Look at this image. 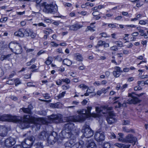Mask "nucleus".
<instances>
[{"mask_svg":"<svg viewBox=\"0 0 148 148\" xmlns=\"http://www.w3.org/2000/svg\"><path fill=\"white\" fill-rule=\"evenodd\" d=\"M32 109V106L30 104L28 105V108H23L20 109V110H22L24 113L31 114L32 113L31 110Z\"/></svg>","mask_w":148,"mask_h":148,"instance_id":"obj_21","label":"nucleus"},{"mask_svg":"<svg viewBox=\"0 0 148 148\" xmlns=\"http://www.w3.org/2000/svg\"><path fill=\"white\" fill-rule=\"evenodd\" d=\"M118 49L116 46H114L110 47V50L112 51H116Z\"/></svg>","mask_w":148,"mask_h":148,"instance_id":"obj_49","label":"nucleus"},{"mask_svg":"<svg viewBox=\"0 0 148 148\" xmlns=\"http://www.w3.org/2000/svg\"><path fill=\"white\" fill-rule=\"evenodd\" d=\"M115 42L119 47H121L123 46V43L121 41H116Z\"/></svg>","mask_w":148,"mask_h":148,"instance_id":"obj_43","label":"nucleus"},{"mask_svg":"<svg viewBox=\"0 0 148 148\" xmlns=\"http://www.w3.org/2000/svg\"><path fill=\"white\" fill-rule=\"evenodd\" d=\"M35 140V138L33 136L28 137L22 142L21 145L23 148H29L33 145Z\"/></svg>","mask_w":148,"mask_h":148,"instance_id":"obj_6","label":"nucleus"},{"mask_svg":"<svg viewBox=\"0 0 148 148\" xmlns=\"http://www.w3.org/2000/svg\"><path fill=\"white\" fill-rule=\"evenodd\" d=\"M38 26H43L44 27H46V25H45L44 23H40L38 24Z\"/></svg>","mask_w":148,"mask_h":148,"instance_id":"obj_59","label":"nucleus"},{"mask_svg":"<svg viewBox=\"0 0 148 148\" xmlns=\"http://www.w3.org/2000/svg\"><path fill=\"white\" fill-rule=\"evenodd\" d=\"M139 34L138 32H135L132 33L131 35L133 36H137Z\"/></svg>","mask_w":148,"mask_h":148,"instance_id":"obj_58","label":"nucleus"},{"mask_svg":"<svg viewBox=\"0 0 148 148\" xmlns=\"http://www.w3.org/2000/svg\"><path fill=\"white\" fill-rule=\"evenodd\" d=\"M123 131L126 133L134 132V131L132 129H129L126 127H123L122 128Z\"/></svg>","mask_w":148,"mask_h":148,"instance_id":"obj_30","label":"nucleus"},{"mask_svg":"<svg viewBox=\"0 0 148 148\" xmlns=\"http://www.w3.org/2000/svg\"><path fill=\"white\" fill-rule=\"evenodd\" d=\"M82 132L83 133V136L86 137V138H89L92 136L94 134L93 131L89 127V126L86 124H85L83 126L82 130Z\"/></svg>","mask_w":148,"mask_h":148,"instance_id":"obj_5","label":"nucleus"},{"mask_svg":"<svg viewBox=\"0 0 148 148\" xmlns=\"http://www.w3.org/2000/svg\"><path fill=\"white\" fill-rule=\"evenodd\" d=\"M134 94V93L132 92L131 93H129L128 94V97H131V98H129L127 100L128 103H133L136 104L138 103H140L141 101L137 97L133 96L132 95V94Z\"/></svg>","mask_w":148,"mask_h":148,"instance_id":"obj_12","label":"nucleus"},{"mask_svg":"<svg viewBox=\"0 0 148 148\" xmlns=\"http://www.w3.org/2000/svg\"><path fill=\"white\" fill-rule=\"evenodd\" d=\"M86 141L87 142L86 144L87 148H97L96 144L92 140H87Z\"/></svg>","mask_w":148,"mask_h":148,"instance_id":"obj_18","label":"nucleus"},{"mask_svg":"<svg viewBox=\"0 0 148 148\" xmlns=\"http://www.w3.org/2000/svg\"><path fill=\"white\" fill-rule=\"evenodd\" d=\"M111 145L109 143H104L103 148H111Z\"/></svg>","mask_w":148,"mask_h":148,"instance_id":"obj_34","label":"nucleus"},{"mask_svg":"<svg viewBox=\"0 0 148 148\" xmlns=\"http://www.w3.org/2000/svg\"><path fill=\"white\" fill-rule=\"evenodd\" d=\"M37 120V123L39 124H45L46 122L42 118L36 119L33 116H30L29 115H27L24 116L23 122L21 123L22 128L24 129L27 127V125L26 124L30 122H34Z\"/></svg>","mask_w":148,"mask_h":148,"instance_id":"obj_2","label":"nucleus"},{"mask_svg":"<svg viewBox=\"0 0 148 148\" xmlns=\"http://www.w3.org/2000/svg\"><path fill=\"white\" fill-rule=\"evenodd\" d=\"M7 84L10 85H13L14 84V79H9L6 82Z\"/></svg>","mask_w":148,"mask_h":148,"instance_id":"obj_32","label":"nucleus"},{"mask_svg":"<svg viewBox=\"0 0 148 148\" xmlns=\"http://www.w3.org/2000/svg\"><path fill=\"white\" fill-rule=\"evenodd\" d=\"M62 80L63 82L66 83V84H69L70 83V80L68 78L62 79Z\"/></svg>","mask_w":148,"mask_h":148,"instance_id":"obj_38","label":"nucleus"},{"mask_svg":"<svg viewBox=\"0 0 148 148\" xmlns=\"http://www.w3.org/2000/svg\"><path fill=\"white\" fill-rule=\"evenodd\" d=\"M43 146L42 143H38L36 145V147L35 148H43Z\"/></svg>","mask_w":148,"mask_h":148,"instance_id":"obj_37","label":"nucleus"},{"mask_svg":"<svg viewBox=\"0 0 148 148\" xmlns=\"http://www.w3.org/2000/svg\"><path fill=\"white\" fill-rule=\"evenodd\" d=\"M25 32H27L28 34V36L31 37L32 38H34L36 36V34L34 33L32 30H29L26 31Z\"/></svg>","mask_w":148,"mask_h":148,"instance_id":"obj_26","label":"nucleus"},{"mask_svg":"<svg viewBox=\"0 0 148 148\" xmlns=\"http://www.w3.org/2000/svg\"><path fill=\"white\" fill-rule=\"evenodd\" d=\"M7 129L2 126H0V136L5 137L7 135Z\"/></svg>","mask_w":148,"mask_h":148,"instance_id":"obj_20","label":"nucleus"},{"mask_svg":"<svg viewBox=\"0 0 148 148\" xmlns=\"http://www.w3.org/2000/svg\"><path fill=\"white\" fill-rule=\"evenodd\" d=\"M23 31L24 30L23 29H19V30L15 32L14 35L15 36L18 37H23L24 36Z\"/></svg>","mask_w":148,"mask_h":148,"instance_id":"obj_24","label":"nucleus"},{"mask_svg":"<svg viewBox=\"0 0 148 148\" xmlns=\"http://www.w3.org/2000/svg\"><path fill=\"white\" fill-rule=\"evenodd\" d=\"M71 139L66 142L64 144V145L65 147L70 148L72 145L73 144V143L75 138H70Z\"/></svg>","mask_w":148,"mask_h":148,"instance_id":"obj_22","label":"nucleus"},{"mask_svg":"<svg viewBox=\"0 0 148 148\" xmlns=\"http://www.w3.org/2000/svg\"><path fill=\"white\" fill-rule=\"evenodd\" d=\"M62 79H59L56 81V83L57 85H61L62 84Z\"/></svg>","mask_w":148,"mask_h":148,"instance_id":"obj_46","label":"nucleus"},{"mask_svg":"<svg viewBox=\"0 0 148 148\" xmlns=\"http://www.w3.org/2000/svg\"><path fill=\"white\" fill-rule=\"evenodd\" d=\"M53 58L51 56H48L45 63L47 65L50 64L53 60Z\"/></svg>","mask_w":148,"mask_h":148,"instance_id":"obj_31","label":"nucleus"},{"mask_svg":"<svg viewBox=\"0 0 148 148\" xmlns=\"http://www.w3.org/2000/svg\"><path fill=\"white\" fill-rule=\"evenodd\" d=\"M58 138L57 134L56 132H53L51 134L49 135L47 138V144L48 145L53 144Z\"/></svg>","mask_w":148,"mask_h":148,"instance_id":"obj_7","label":"nucleus"},{"mask_svg":"<svg viewBox=\"0 0 148 148\" xmlns=\"http://www.w3.org/2000/svg\"><path fill=\"white\" fill-rule=\"evenodd\" d=\"M118 135L117 136V139L118 141L124 143V134L122 133H119L118 134Z\"/></svg>","mask_w":148,"mask_h":148,"instance_id":"obj_27","label":"nucleus"},{"mask_svg":"<svg viewBox=\"0 0 148 148\" xmlns=\"http://www.w3.org/2000/svg\"><path fill=\"white\" fill-rule=\"evenodd\" d=\"M137 141V138L131 134H128L124 138V143H134L133 145L135 144Z\"/></svg>","mask_w":148,"mask_h":148,"instance_id":"obj_10","label":"nucleus"},{"mask_svg":"<svg viewBox=\"0 0 148 148\" xmlns=\"http://www.w3.org/2000/svg\"><path fill=\"white\" fill-rule=\"evenodd\" d=\"M139 23L141 25H145L146 24H148V21L147 20H140L139 21Z\"/></svg>","mask_w":148,"mask_h":148,"instance_id":"obj_33","label":"nucleus"},{"mask_svg":"<svg viewBox=\"0 0 148 148\" xmlns=\"http://www.w3.org/2000/svg\"><path fill=\"white\" fill-rule=\"evenodd\" d=\"M82 27V25L76 23L70 26L69 29L72 31H77Z\"/></svg>","mask_w":148,"mask_h":148,"instance_id":"obj_19","label":"nucleus"},{"mask_svg":"<svg viewBox=\"0 0 148 148\" xmlns=\"http://www.w3.org/2000/svg\"><path fill=\"white\" fill-rule=\"evenodd\" d=\"M43 97L45 99H48L50 98V96L48 93H46L42 94Z\"/></svg>","mask_w":148,"mask_h":148,"instance_id":"obj_44","label":"nucleus"},{"mask_svg":"<svg viewBox=\"0 0 148 148\" xmlns=\"http://www.w3.org/2000/svg\"><path fill=\"white\" fill-rule=\"evenodd\" d=\"M84 143L82 140H81L79 142H75V140L73 143V144L70 148H82Z\"/></svg>","mask_w":148,"mask_h":148,"instance_id":"obj_16","label":"nucleus"},{"mask_svg":"<svg viewBox=\"0 0 148 148\" xmlns=\"http://www.w3.org/2000/svg\"><path fill=\"white\" fill-rule=\"evenodd\" d=\"M104 41H103L102 40H100L98 42L97 45L99 46H101L103 45L104 44Z\"/></svg>","mask_w":148,"mask_h":148,"instance_id":"obj_48","label":"nucleus"},{"mask_svg":"<svg viewBox=\"0 0 148 148\" xmlns=\"http://www.w3.org/2000/svg\"><path fill=\"white\" fill-rule=\"evenodd\" d=\"M18 44L11 42L9 44V47L11 51L16 54H20L22 52L21 47Z\"/></svg>","mask_w":148,"mask_h":148,"instance_id":"obj_4","label":"nucleus"},{"mask_svg":"<svg viewBox=\"0 0 148 148\" xmlns=\"http://www.w3.org/2000/svg\"><path fill=\"white\" fill-rule=\"evenodd\" d=\"M94 91V89L92 87H90L88 88L86 92H88L89 94L93 92Z\"/></svg>","mask_w":148,"mask_h":148,"instance_id":"obj_39","label":"nucleus"},{"mask_svg":"<svg viewBox=\"0 0 148 148\" xmlns=\"http://www.w3.org/2000/svg\"><path fill=\"white\" fill-rule=\"evenodd\" d=\"M95 139L98 142L104 140L105 137L103 133L101 132H96L94 135Z\"/></svg>","mask_w":148,"mask_h":148,"instance_id":"obj_13","label":"nucleus"},{"mask_svg":"<svg viewBox=\"0 0 148 148\" xmlns=\"http://www.w3.org/2000/svg\"><path fill=\"white\" fill-rule=\"evenodd\" d=\"M27 85L29 87H35V86L31 82L27 83Z\"/></svg>","mask_w":148,"mask_h":148,"instance_id":"obj_56","label":"nucleus"},{"mask_svg":"<svg viewBox=\"0 0 148 148\" xmlns=\"http://www.w3.org/2000/svg\"><path fill=\"white\" fill-rule=\"evenodd\" d=\"M130 69L128 68H125L123 69V72H127L129 71Z\"/></svg>","mask_w":148,"mask_h":148,"instance_id":"obj_60","label":"nucleus"},{"mask_svg":"<svg viewBox=\"0 0 148 148\" xmlns=\"http://www.w3.org/2000/svg\"><path fill=\"white\" fill-rule=\"evenodd\" d=\"M109 115L106 120L108 123L110 124H112L116 122V119L115 118V115L112 111H110L108 112Z\"/></svg>","mask_w":148,"mask_h":148,"instance_id":"obj_11","label":"nucleus"},{"mask_svg":"<svg viewBox=\"0 0 148 148\" xmlns=\"http://www.w3.org/2000/svg\"><path fill=\"white\" fill-rule=\"evenodd\" d=\"M130 122L128 120H124L123 122V124L125 125H127L129 124Z\"/></svg>","mask_w":148,"mask_h":148,"instance_id":"obj_53","label":"nucleus"},{"mask_svg":"<svg viewBox=\"0 0 148 148\" xmlns=\"http://www.w3.org/2000/svg\"><path fill=\"white\" fill-rule=\"evenodd\" d=\"M60 104L59 103H57L55 104H52L51 105V106L53 108H59L60 107Z\"/></svg>","mask_w":148,"mask_h":148,"instance_id":"obj_35","label":"nucleus"},{"mask_svg":"<svg viewBox=\"0 0 148 148\" xmlns=\"http://www.w3.org/2000/svg\"><path fill=\"white\" fill-rule=\"evenodd\" d=\"M80 88H82V90H84L87 88H88V86L85 85L84 84H81L78 86Z\"/></svg>","mask_w":148,"mask_h":148,"instance_id":"obj_41","label":"nucleus"},{"mask_svg":"<svg viewBox=\"0 0 148 148\" xmlns=\"http://www.w3.org/2000/svg\"><path fill=\"white\" fill-rule=\"evenodd\" d=\"M62 115L60 114H52L49 117V120L53 122L58 123H61L63 122Z\"/></svg>","mask_w":148,"mask_h":148,"instance_id":"obj_9","label":"nucleus"},{"mask_svg":"<svg viewBox=\"0 0 148 148\" xmlns=\"http://www.w3.org/2000/svg\"><path fill=\"white\" fill-rule=\"evenodd\" d=\"M58 70L59 71H61V72H63L64 71V68L62 66H61L59 68Z\"/></svg>","mask_w":148,"mask_h":148,"instance_id":"obj_63","label":"nucleus"},{"mask_svg":"<svg viewBox=\"0 0 148 148\" xmlns=\"http://www.w3.org/2000/svg\"><path fill=\"white\" fill-rule=\"evenodd\" d=\"M14 84L16 86L21 84V82L18 79H14Z\"/></svg>","mask_w":148,"mask_h":148,"instance_id":"obj_40","label":"nucleus"},{"mask_svg":"<svg viewBox=\"0 0 148 148\" xmlns=\"http://www.w3.org/2000/svg\"><path fill=\"white\" fill-rule=\"evenodd\" d=\"M65 94V92H63L61 93L58 96V99H60L64 97Z\"/></svg>","mask_w":148,"mask_h":148,"instance_id":"obj_42","label":"nucleus"},{"mask_svg":"<svg viewBox=\"0 0 148 148\" xmlns=\"http://www.w3.org/2000/svg\"><path fill=\"white\" fill-rule=\"evenodd\" d=\"M88 30H90L91 31H95V30L92 28L90 26H88L87 27V28L86 29V31H87Z\"/></svg>","mask_w":148,"mask_h":148,"instance_id":"obj_50","label":"nucleus"},{"mask_svg":"<svg viewBox=\"0 0 148 148\" xmlns=\"http://www.w3.org/2000/svg\"><path fill=\"white\" fill-rule=\"evenodd\" d=\"M32 73L29 75H25L24 76V78L26 79H28L31 78Z\"/></svg>","mask_w":148,"mask_h":148,"instance_id":"obj_57","label":"nucleus"},{"mask_svg":"<svg viewBox=\"0 0 148 148\" xmlns=\"http://www.w3.org/2000/svg\"><path fill=\"white\" fill-rule=\"evenodd\" d=\"M62 63L68 66H70L72 64L71 61L67 58L64 59L63 60Z\"/></svg>","mask_w":148,"mask_h":148,"instance_id":"obj_29","label":"nucleus"},{"mask_svg":"<svg viewBox=\"0 0 148 148\" xmlns=\"http://www.w3.org/2000/svg\"><path fill=\"white\" fill-rule=\"evenodd\" d=\"M74 57L75 58V60L79 61H82L83 60L82 55L79 53L74 54Z\"/></svg>","mask_w":148,"mask_h":148,"instance_id":"obj_25","label":"nucleus"},{"mask_svg":"<svg viewBox=\"0 0 148 148\" xmlns=\"http://www.w3.org/2000/svg\"><path fill=\"white\" fill-rule=\"evenodd\" d=\"M22 145H18L14 146L13 148H22Z\"/></svg>","mask_w":148,"mask_h":148,"instance_id":"obj_64","label":"nucleus"},{"mask_svg":"<svg viewBox=\"0 0 148 148\" xmlns=\"http://www.w3.org/2000/svg\"><path fill=\"white\" fill-rule=\"evenodd\" d=\"M93 15L94 16H97V15H99V12L98 11H95L93 12L92 13Z\"/></svg>","mask_w":148,"mask_h":148,"instance_id":"obj_55","label":"nucleus"},{"mask_svg":"<svg viewBox=\"0 0 148 148\" xmlns=\"http://www.w3.org/2000/svg\"><path fill=\"white\" fill-rule=\"evenodd\" d=\"M99 35L100 36L102 37L108 38L110 37L109 35H107L106 33L104 32L100 33L99 34Z\"/></svg>","mask_w":148,"mask_h":148,"instance_id":"obj_36","label":"nucleus"},{"mask_svg":"<svg viewBox=\"0 0 148 148\" xmlns=\"http://www.w3.org/2000/svg\"><path fill=\"white\" fill-rule=\"evenodd\" d=\"M4 120L3 121H8L14 122H20L22 120V118L19 116H12L8 115H2Z\"/></svg>","mask_w":148,"mask_h":148,"instance_id":"obj_8","label":"nucleus"},{"mask_svg":"<svg viewBox=\"0 0 148 148\" xmlns=\"http://www.w3.org/2000/svg\"><path fill=\"white\" fill-rule=\"evenodd\" d=\"M114 145L119 148H129L131 146L130 145H125L121 143H116L114 144Z\"/></svg>","mask_w":148,"mask_h":148,"instance_id":"obj_23","label":"nucleus"},{"mask_svg":"<svg viewBox=\"0 0 148 148\" xmlns=\"http://www.w3.org/2000/svg\"><path fill=\"white\" fill-rule=\"evenodd\" d=\"M7 18L6 17H4L0 19V22H5L7 20Z\"/></svg>","mask_w":148,"mask_h":148,"instance_id":"obj_54","label":"nucleus"},{"mask_svg":"<svg viewBox=\"0 0 148 148\" xmlns=\"http://www.w3.org/2000/svg\"><path fill=\"white\" fill-rule=\"evenodd\" d=\"M11 56V54H8L7 55H3L1 56L0 59L1 61H3L4 60H7L8 61H9L10 60V57Z\"/></svg>","mask_w":148,"mask_h":148,"instance_id":"obj_28","label":"nucleus"},{"mask_svg":"<svg viewBox=\"0 0 148 148\" xmlns=\"http://www.w3.org/2000/svg\"><path fill=\"white\" fill-rule=\"evenodd\" d=\"M139 32L140 33L141 36H143L145 35L144 31L143 29L139 30Z\"/></svg>","mask_w":148,"mask_h":148,"instance_id":"obj_61","label":"nucleus"},{"mask_svg":"<svg viewBox=\"0 0 148 148\" xmlns=\"http://www.w3.org/2000/svg\"><path fill=\"white\" fill-rule=\"evenodd\" d=\"M56 52L59 53H63L62 49L61 48H59L56 49Z\"/></svg>","mask_w":148,"mask_h":148,"instance_id":"obj_47","label":"nucleus"},{"mask_svg":"<svg viewBox=\"0 0 148 148\" xmlns=\"http://www.w3.org/2000/svg\"><path fill=\"white\" fill-rule=\"evenodd\" d=\"M42 5L44 7L43 11L45 13L54 14L58 11V7L56 4H48L44 2L43 3Z\"/></svg>","mask_w":148,"mask_h":148,"instance_id":"obj_3","label":"nucleus"},{"mask_svg":"<svg viewBox=\"0 0 148 148\" xmlns=\"http://www.w3.org/2000/svg\"><path fill=\"white\" fill-rule=\"evenodd\" d=\"M50 44L51 47H57L59 45L53 42H51Z\"/></svg>","mask_w":148,"mask_h":148,"instance_id":"obj_45","label":"nucleus"},{"mask_svg":"<svg viewBox=\"0 0 148 148\" xmlns=\"http://www.w3.org/2000/svg\"><path fill=\"white\" fill-rule=\"evenodd\" d=\"M122 106V104L120 102H118V105L116 106H115V108H120Z\"/></svg>","mask_w":148,"mask_h":148,"instance_id":"obj_62","label":"nucleus"},{"mask_svg":"<svg viewBox=\"0 0 148 148\" xmlns=\"http://www.w3.org/2000/svg\"><path fill=\"white\" fill-rule=\"evenodd\" d=\"M92 108L91 106H88L86 110L83 109L78 110L77 112L78 115L77 116H69L66 118L67 121H71L68 122L64 125L63 130L60 134L61 139H62L64 138H76L79 132L78 129H75L74 130H73L74 126L72 121H83L86 118L90 116L94 117H96L97 116V114L91 113L90 111Z\"/></svg>","mask_w":148,"mask_h":148,"instance_id":"obj_1","label":"nucleus"},{"mask_svg":"<svg viewBox=\"0 0 148 148\" xmlns=\"http://www.w3.org/2000/svg\"><path fill=\"white\" fill-rule=\"evenodd\" d=\"M15 143V139L12 137L7 138L4 141V144L7 147H10L14 145Z\"/></svg>","mask_w":148,"mask_h":148,"instance_id":"obj_14","label":"nucleus"},{"mask_svg":"<svg viewBox=\"0 0 148 148\" xmlns=\"http://www.w3.org/2000/svg\"><path fill=\"white\" fill-rule=\"evenodd\" d=\"M95 109L97 113H99L101 112L102 110L101 108H99V107H96Z\"/></svg>","mask_w":148,"mask_h":148,"instance_id":"obj_51","label":"nucleus"},{"mask_svg":"<svg viewBox=\"0 0 148 148\" xmlns=\"http://www.w3.org/2000/svg\"><path fill=\"white\" fill-rule=\"evenodd\" d=\"M48 135L49 134L47 132L43 131L39 134L38 138L41 140H44L47 138Z\"/></svg>","mask_w":148,"mask_h":148,"instance_id":"obj_17","label":"nucleus"},{"mask_svg":"<svg viewBox=\"0 0 148 148\" xmlns=\"http://www.w3.org/2000/svg\"><path fill=\"white\" fill-rule=\"evenodd\" d=\"M55 59L56 60L58 61L61 62L62 60V59L59 56H57L55 58Z\"/></svg>","mask_w":148,"mask_h":148,"instance_id":"obj_52","label":"nucleus"},{"mask_svg":"<svg viewBox=\"0 0 148 148\" xmlns=\"http://www.w3.org/2000/svg\"><path fill=\"white\" fill-rule=\"evenodd\" d=\"M115 71H114L112 73L114 76L116 77H118L121 75V73H122L123 71L120 67L118 66L114 67Z\"/></svg>","mask_w":148,"mask_h":148,"instance_id":"obj_15","label":"nucleus"}]
</instances>
